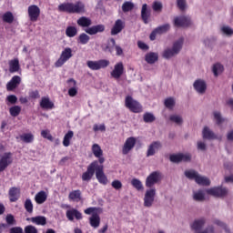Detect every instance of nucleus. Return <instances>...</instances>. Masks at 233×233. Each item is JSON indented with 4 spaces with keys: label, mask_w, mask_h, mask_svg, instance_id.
<instances>
[{
    "label": "nucleus",
    "mask_w": 233,
    "mask_h": 233,
    "mask_svg": "<svg viewBox=\"0 0 233 233\" xmlns=\"http://www.w3.org/2000/svg\"><path fill=\"white\" fill-rule=\"evenodd\" d=\"M213 116L214 121L217 123V125H221V123H223L224 119L221 116V113H219L218 111H214Z\"/></svg>",
    "instance_id": "bf43d9fd"
},
{
    "label": "nucleus",
    "mask_w": 233,
    "mask_h": 233,
    "mask_svg": "<svg viewBox=\"0 0 233 233\" xmlns=\"http://www.w3.org/2000/svg\"><path fill=\"white\" fill-rule=\"evenodd\" d=\"M9 113L11 114V116L13 117H17V116H19V114H21V106H14L10 107Z\"/></svg>",
    "instance_id": "864d4df0"
},
{
    "label": "nucleus",
    "mask_w": 233,
    "mask_h": 233,
    "mask_svg": "<svg viewBox=\"0 0 233 233\" xmlns=\"http://www.w3.org/2000/svg\"><path fill=\"white\" fill-rule=\"evenodd\" d=\"M58 12H66V14H85V12H86V8L83 2H67L58 5Z\"/></svg>",
    "instance_id": "f03ea898"
},
{
    "label": "nucleus",
    "mask_w": 233,
    "mask_h": 233,
    "mask_svg": "<svg viewBox=\"0 0 233 233\" xmlns=\"http://www.w3.org/2000/svg\"><path fill=\"white\" fill-rule=\"evenodd\" d=\"M193 88H195L198 94H200L201 96H203V94L207 92V82L203 79H197L193 83Z\"/></svg>",
    "instance_id": "dca6fc26"
},
{
    "label": "nucleus",
    "mask_w": 233,
    "mask_h": 233,
    "mask_svg": "<svg viewBox=\"0 0 233 233\" xmlns=\"http://www.w3.org/2000/svg\"><path fill=\"white\" fill-rule=\"evenodd\" d=\"M136 147V137H130L127 138L126 142L124 143L123 148H122V154L124 156H127Z\"/></svg>",
    "instance_id": "f3484780"
},
{
    "label": "nucleus",
    "mask_w": 233,
    "mask_h": 233,
    "mask_svg": "<svg viewBox=\"0 0 233 233\" xmlns=\"http://www.w3.org/2000/svg\"><path fill=\"white\" fill-rule=\"evenodd\" d=\"M14 158L11 152H5L0 156V172H5L10 165H12Z\"/></svg>",
    "instance_id": "6e6552de"
},
{
    "label": "nucleus",
    "mask_w": 233,
    "mask_h": 233,
    "mask_svg": "<svg viewBox=\"0 0 233 233\" xmlns=\"http://www.w3.org/2000/svg\"><path fill=\"white\" fill-rule=\"evenodd\" d=\"M89 225L93 228H99V226L101 225V217H99V214H93L89 218Z\"/></svg>",
    "instance_id": "cd10ccee"
},
{
    "label": "nucleus",
    "mask_w": 233,
    "mask_h": 233,
    "mask_svg": "<svg viewBox=\"0 0 233 233\" xmlns=\"http://www.w3.org/2000/svg\"><path fill=\"white\" fill-rule=\"evenodd\" d=\"M18 70H21V66L19 65V59L15 58L9 61V72L10 74H15Z\"/></svg>",
    "instance_id": "7c9ffc66"
},
{
    "label": "nucleus",
    "mask_w": 233,
    "mask_h": 233,
    "mask_svg": "<svg viewBox=\"0 0 233 233\" xmlns=\"http://www.w3.org/2000/svg\"><path fill=\"white\" fill-rule=\"evenodd\" d=\"M150 17V9H148V5L144 4L141 9V18L145 25H148V19Z\"/></svg>",
    "instance_id": "bb28decb"
},
{
    "label": "nucleus",
    "mask_w": 233,
    "mask_h": 233,
    "mask_svg": "<svg viewBox=\"0 0 233 233\" xmlns=\"http://www.w3.org/2000/svg\"><path fill=\"white\" fill-rule=\"evenodd\" d=\"M156 199V187H151L146 190L144 195V207L150 208L154 205Z\"/></svg>",
    "instance_id": "423d86ee"
},
{
    "label": "nucleus",
    "mask_w": 233,
    "mask_h": 233,
    "mask_svg": "<svg viewBox=\"0 0 233 233\" xmlns=\"http://www.w3.org/2000/svg\"><path fill=\"white\" fill-rule=\"evenodd\" d=\"M199 173H198L196 170L194 169H189V170H186L185 171V176L186 177H187V179H197Z\"/></svg>",
    "instance_id": "8fccbe9b"
},
{
    "label": "nucleus",
    "mask_w": 233,
    "mask_h": 233,
    "mask_svg": "<svg viewBox=\"0 0 233 233\" xmlns=\"http://www.w3.org/2000/svg\"><path fill=\"white\" fill-rule=\"evenodd\" d=\"M27 14L29 15L30 21L35 23V21L39 19V15H41V9H39V6L32 5L28 6Z\"/></svg>",
    "instance_id": "2eb2a0df"
},
{
    "label": "nucleus",
    "mask_w": 233,
    "mask_h": 233,
    "mask_svg": "<svg viewBox=\"0 0 233 233\" xmlns=\"http://www.w3.org/2000/svg\"><path fill=\"white\" fill-rule=\"evenodd\" d=\"M85 32H86V34H88L89 35H96V34L105 32V25H93L91 27H87L85 30Z\"/></svg>",
    "instance_id": "a878e982"
},
{
    "label": "nucleus",
    "mask_w": 233,
    "mask_h": 233,
    "mask_svg": "<svg viewBox=\"0 0 233 233\" xmlns=\"http://www.w3.org/2000/svg\"><path fill=\"white\" fill-rule=\"evenodd\" d=\"M78 26H82L83 28H88V26L92 25V19L86 16H82L76 21Z\"/></svg>",
    "instance_id": "473e14b6"
},
{
    "label": "nucleus",
    "mask_w": 233,
    "mask_h": 233,
    "mask_svg": "<svg viewBox=\"0 0 233 233\" xmlns=\"http://www.w3.org/2000/svg\"><path fill=\"white\" fill-rule=\"evenodd\" d=\"M69 86H72L71 88L68 89V95L70 96V97H76V96H77V82H76V80H74V78H70L68 80Z\"/></svg>",
    "instance_id": "2f4dec72"
},
{
    "label": "nucleus",
    "mask_w": 233,
    "mask_h": 233,
    "mask_svg": "<svg viewBox=\"0 0 233 233\" xmlns=\"http://www.w3.org/2000/svg\"><path fill=\"white\" fill-rule=\"evenodd\" d=\"M163 179V175L159 171H154L148 175L146 178V187L147 188H152L154 185L159 183Z\"/></svg>",
    "instance_id": "39448f33"
},
{
    "label": "nucleus",
    "mask_w": 233,
    "mask_h": 233,
    "mask_svg": "<svg viewBox=\"0 0 233 233\" xmlns=\"http://www.w3.org/2000/svg\"><path fill=\"white\" fill-rule=\"evenodd\" d=\"M86 65L90 70H101V68H106L110 65V61L105 59L98 61L88 60Z\"/></svg>",
    "instance_id": "9b49d317"
},
{
    "label": "nucleus",
    "mask_w": 233,
    "mask_h": 233,
    "mask_svg": "<svg viewBox=\"0 0 233 233\" xmlns=\"http://www.w3.org/2000/svg\"><path fill=\"white\" fill-rule=\"evenodd\" d=\"M95 172L98 183L101 185H106L108 183V178L106 177V175H105V171H103V165H99V162H96Z\"/></svg>",
    "instance_id": "f8f14e48"
},
{
    "label": "nucleus",
    "mask_w": 233,
    "mask_h": 233,
    "mask_svg": "<svg viewBox=\"0 0 233 233\" xmlns=\"http://www.w3.org/2000/svg\"><path fill=\"white\" fill-rule=\"evenodd\" d=\"M41 136H42V137H44L45 139H48L49 141H52V139H54V137L50 134V130H48V129L42 130Z\"/></svg>",
    "instance_id": "e2e57ef3"
},
{
    "label": "nucleus",
    "mask_w": 233,
    "mask_h": 233,
    "mask_svg": "<svg viewBox=\"0 0 233 233\" xmlns=\"http://www.w3.org/2000/svg\"><path fill=\"white\" fill-rule=\"evenodd\" d=\"M163 145L159 141H155L151 143L147 148V157H150V156H154L157 150L161 149Z\"/></svg>",
    "instance_id": "5701e85b"
},
{
    "label": "nucleus",
    "mask_w": 233,
    "mask_h": 233,
    "mask_svg": "<svg viewBox=\"0 0 233 233\" xmlns=\"http://www.w3.org/2000/svg\"><path fill=\"white\" fill-rule=\"evenodd\" d=\"M131 185L132 187H134V188H136L137 190H143V183L141 182V180L137 179V178H133L131 180Z\"/></svg>",
    "instance_id": "603ef678"
},
{
    "label": "nucleus",
    "mask_w": 233,
    "mask_h": 233,
    "mask_svg": "<svg viewBox=\"0 0 233 233\" xmlns=\"http://www.w3.org/2000/svg\"><path fill=\"white\" fill-rule=\"evenodd\" d=\"M183 45H185V39L183 37L174 41L171 47H167L163 52L164 59H172L176 56H179L181 50H183Z\"/></svg>",
    "instance_id": "7ed1b4c3"
},
{
    "label": "nucleus",
    "mask_w": 233,
    "mask_h": 233,
    "mask_svg": "<svg viewBox=\"0 0 233 233\" xmlns=\"http://www.w3.org/2000/svg\"><path fill=\"white\" fill-rule=\"evenodd\" d=\"M207 194L213 196V198H225L228 194V189L225 187H211L208 189H198L193 191L194 201H205L207 199Z\"/></svg>",
    "instance_id": "f257e3e1"
},
{
    "label": "nucleus",
    "mask_w": 233,
    "mask_h": 233,
    "mask_svg": "<svg viewBox=\"0 0 233 233\" xmlns=\"http://www.w3.org/2000/svg\"><path fill=\"white\" fill-rule=\"evenodd\" d=\"M159 59V55L157 53L149 52L145 56V61L148 65H154Z\"/></svg>",
    "instance_id": "c756f323"
},
{
    "label": "nucleus",
    "mask_w": 233,
    "mask_h": 233,
    "mask_svg": "<svg viewBox=\"0 0 233 233\" xmlns=\"http://www.w3.org/2000/svg\"><path fill=\"white\" fill-rule=\"evenodd\" d=\"M40 106L44 110H52L53 108H55L54 102H52V100H50V97L48 96H43L41 98Z\"/></svg>",
    "instance_id": "393cba45"
},
{
    "label": "nucleus",
    "mask_w": 233,
    "mask_h": 233,
    "mask_svg": "<svg viewBox=\"0 0 233 233\" xmlns=\"http://www.w3.org/2000/svg\"><path fill=\"white\" fill-rule=\"evenodd\" d=\"M88 41H90V36L86 33H82L79 35L77 43L80 45H88Z\"/></svg>",
    "instance_id": "c03bdc74"
},
{
    "label": "nucleus",
    "mask_w": 233,
    "mask_h": 233,
    "mask_svg": "<svg viewBox=\"0 0 233 233\" xmlns=\"http://www.w3.org/2000/svg\"><path fill=\"white\" fill-rule=\"evenodd\" d=\"M24 233H39V231L36 227L29 225L24 228Z\"/></svg>",
    "instance_id": "680f3d73"
},
{
    "label": "nucleus",
    "mask_w": 233,
    "mask_h": 233,
    "mask_svg": "<svg viewBox=\"0 0 233 233\" xmlns=\"http://www.w3.org/2000/svg\"><path fill=\"white\" fill-rule=\"evenodd\" d=\"M131 10H134V3L125 2L122 5V12L127 13V12H131Z\"/></svg>",
    "instance_id": "6e6d98bb"
},
{
    "label": "nucleus",
    "mask_w": 233,
    "mask_h": 233,
    "mask_svg": "<svg viewBox=\"0 0 233 233\" xmlns=\"http://www.w3.org/2000/svg\"><path fill=\"white\" fill-rule=\"evenodd\" d=\"M169 159L172 163H181V154L171 155Z\"/></svg>",
    "instance_id": "69168bd1"
},
{
    "label": "nucleus",
    "mask_w": 233,
    "mask_h": 233,
    "mask_svg": "<svg viewBox=\"0 0 233 233\" xmlns=\"http://www.w3.org/2000/svg\"><path fill=\"white\" fill-rule=\"evenodd\" d=\"M213 223H214V225H217L218 227H220L221 228H223L226 233H232L230 231V228H228L225 222H223L218 218H215L213 220Z\"/></svg>",
    "instance_id": "79ce46f5"
},
{
    "label": "nucleus",
    "mask_w": 233,
    "mask_h": 233,
    "mask_svg": "<svg viewBox=\"0 0 233 233\" xmlns=\"http://www.w3.org/2000/svg\"><path fill=\"white\" fill-rule=\"evenodd\" d=\"M203 139H216V134L208 127H205L202 130Z\"/></svg>",
    "instance_id": "f704fd0d"
},
{
    "label": "nucleus",
    "mask_w": 233,
    "mask_h": 233,
    "mask_svg": "<svg viewBox=\"0 0 233 233\" xmlns=\"http://www.w3.org/2000/svg\"><path fill=\"white\" fill-rule=\"evenodd\" d=\"M47 198H48V194H46V191H43V190L39 191L35 196V203H37V205H43V203H45V201H46Z\"/></svg>",
    "instance_id": "c85d7f7f"
},
{
    "label": "nucleus",
    "mask_w": 233,
    "mask_h": 233,
    "mask_svg": "<svg viewBox=\"0 0 233 233\" xmlns=\"http://www.w3.org/2000/svg\"><path fill=\"white\" fill-rule=\"evenodd\" d=\"M112 46L115 47L116 56H123V48L119 45H116V39L114 38H109L107 40V46L103 48L104 52H109L112 54L114 52V48H112Z\"/></svg>",
    "instance_id": "9d476101"
},
{
    "label": "nucleus",
    "mask_w": 233,
    "mask_h": 233,
    "mask_svg": "<svg viewBox=\"0 0 233 233\" xmlns=\"http://www.w3.org/2000/svg\"><path fill=\"white\" fill-rule=\"evenodd\" d=\"M21 85V76H14L11 80L6 84V88L8 92H12V90H15Z\"/></svg>",
    "instance_id": "aec40b11"
},
{
    "label": "nucleus",
    "mask_w": 233,
    "mask_h": 233,
    "mask_svg": "<svg viewBox=\"0 0 233 233\" xmlns=\"http://www.w3.org/2000/svg\"><path fill=\"white\" fill-rule=\"evenodd\" d=\"M220 31L224 35H227L228 37H230L231 35H233V29L228 25H223L220 28Z\"/></svg>",
    "instance_id": "3c124183"
},
{
    "label": "nucleus",
    "mask_w": 233,
    "mask_h": 233,
    "mask_svg": "<svg viewBox=\"0 0 233 233\" xmlns=\"http://www.w3.org/2000/svg\"><path fill=\"white\" fill-rule=\"evenodd\" d=\"M126 106L135 114H139V112H143V107L141 106V104L132 98V96L126 97Z\"/></svg>",
    "instance_id": "0eeeda50"
},
{
    "label": "nucleus",
    "mask_w": 233,
    "mask_h": 233,
    "mask_svg": "<svg viewBox=\"0 0 233 233\" xmlns=\"http://www.w3.org/2000/svg\"><path fill=\"white\" fill-rule=\"evenodd\" d=\"M72 137H74V131H68L63 139V145L64 147H70V141L72 140Z\"/></svg>",
    "instance_id": "37998d69"
},
{
    "label": "nucleus",
    "mask_w": 233,
    "mask_h": 233,
    "mask_svg": "<svg viewBox=\"0 0 233 233\" xmlns=\"http://www.w3.org/2000/svg\"><path fill=\"white\" fill-rule=\"evenodd\" d=\"M143 119L145 123H154V121H156V116L152 113H145Z\"/></svg>",
    "instance_id": "4d7b16f0"
},
{
    "label": "nucleus",
    "mask_w": 233,
    "mask_h": 233,
    "mask_svg": "<svg viewBox=\"0 0 233 233\" xmlns=\"http://www.w3.org/2000/svg\"><path fill=\"white\" fill-rule=\"evenodd\" d=\"M2 19L4 23L12 25V23H14V14H12V12H6L3 15Z\"/></svg>",
    "instance_id": "a18cd8bd"
},
{
    "label": "nucleus",
    "mask_w": 233,
    "mask_h": 233,
    "mask_svg": "<svg viewBox=\"0 0 233 233\" xmlns=\"http://www.w3.org/2000/svg\"><path fill=\"white\" fill-rule=\"evenodd\" d=\"M9 233H23V228L21 227H14L11 228Z\"/></svg>",
    "instance_id": "774afa93"
},
{
    "label": "nucleus",
    "mask_w": 233,
    "mask_h": 233,
    "mask_svg": "<svg viewBox=\"0 0 233 233\" xmlns=\"http://www.w3.org/2000/svg\"><path fill=\"white\" fill-rule=\"evenodd\" d=\"M195 181L196 183H198V185H202L203 187H208V185H210V179L199 174L197 176V178L195 179Z\"/></svg>",
    "instance_id": "4c0bfd02"
},
{
    "label": "nucleus",
    "mask_w": 233,
    "mask_h": 233,
    "mask_svg": "<svg viewBox=\"0 0 233 233\" xmlns=\"http://www.w3.org/2000/svg\"><path fill=\"white\" fill-rule=\"evenodd\" d=\"M170 30V24H164L160 26L155 28L150 34V40L156 41V35H162V34H167Z\"/></svg>",
    "instance_id": "4468645a"
},
{
    "label": "nucleus",
    "mask_w": 233,
    "mask_h": 233,
    "mask_svg": "<svg viewBox=\"0 0 233 233\" xmlns=\"http://www.w3.org/2000/svg\"><path fill=\"white\" fill-rule=\"evenodd\" d=\"M99 210H101L99 208L91 207L85 209L84 212L87 216H94V214H99Z\"/></svg>",
    "instance_id": "13d9d810"
},
{
    "label": "nucleus",
    "mask_w": 233,
    "mask_h": 233,
    "mask_svg": "<svg viewBox=\"0 0 233 233\" xmlns=\"http://www.w3.org/2000/svg\"><path fill=\"white\" fill-rule=\"evenodd\" d=\"M174 26H177V28L181 26H188L191 23L190 17L188 16H177L173 20Z\"/></svg>",
    "instance_id": "a211bd4d"
},
{
    "label": "nucleus",
    "mask_w": 233,
    "mask_h": 233,
    "mask_svg": "<svg viewBox=\"0 0 233 233\" xmlns=\"http://www.w3.org/2000/svg\"><path fill=\"white\" fill-rule=\"evenodd\" d=\"M69 199L72 201H81V191L75 190L69 193Z\"/></svg>",
    "instance_id": "de8ad7c7"
},
{
    "label": "nucleus",
    "mask_w": 233,
    "mask_h": 233,
    "mask_svg": "<svg viewBox=\"0 0 233 233\" xmlns=\"http://www.w3.org/2000/svg\"><path fill=\"white\" fill-rule=\"evenodd\" d=\"M24 207L26 212H29V214H32L34 212V204L32 203V200L30 198H27L25 200Z\"/></svg>",
    "instance_id": "5fc2aeb1"
},
{
    "label": "nucleus",
    "mask_w": 233,
    "mask_h": 233,
    "mask_svg": "<svg viewBox=\"0 0 233 233\" xmlns=\"http://www.w3.org/2000/svg\"><path fill=\"white\" fill-rule=\"evenodd\" d=\"M19 138L23 141V143L30 144L34 143V134L32 133H24L20 135Z\"/></svg>",
    "instance_id": "e433bc0d"
},
{
    "label": "nucleus",
    "mask_w": 233,
    "mask_h": 233,
    "mask_svg": "<svg viewBox=\"0 0 233 233\" xmlns=\"http://www.w3.org/2000/svg\"><path fill=\"white\" fill-rule=\"evenodd\" d=\"M217 41H218V37L208 36L204 38L203 44L205 45V46H208V48H214V46H216Z\"/></svg>",
    "instance_id": "72a5a7b5"
},
{
    "label": "nucleus",
    "mask_w": 233,
    "mask_h": 233,
    "mask_svg": "<svg viewBox=\"0 0 233 233\" xmlns=\"http://www.w3.org/2000/svg\"><path fill=\"white\" fill-rule=\"evenodd\" d=\"M74 56V54L72 53V48L70 47H66L64 50L61 52L59 58L56 60L55 63L56 68H61L66 61H69L72 59Z\"/></svg>",
    "instance_id": "20e7f679"
},
{
    "label": "nucleus",
    "mask_w": 233,
    "mask_h": 233,
    "mask_svg": "<svg viewBox=\"0 0 233 233\" xmlns=\"http://www.w3.org/2000/svg\"><path fill=\"white\" fill-rule=\"evenodd\" d=\"M123 28H125V21L117 19L111 29V35H117V34H121V32H123Z\"/></svg>",
    "instance_id": "412c9836"
},
{
    "label": "nucleus",
    "mask_w": 233,
    "mask_h": 233,
    "mask_svg": "<svg viewBox=\"0 0 233 233\" xmlns=\"http://www.w3.org/2000/svg\"><path fill=\"white\" fill-rule=\"evenodd\" d=\"M66 216L69 221H74V218L78 220L83 219V214L76 208L67 209L66 212Z\"/></svg>",
    "instance_id": "6ab92c4d"
},
{
    "label": "nucleus",
    "mask_w": 233,
    "mask_h": 233,
    "mask_svg": "<svg viewBox=\"0 0 233 233\" xmlns=\"http://www.w3.org/2000/svg\"><path fill=\"white\" fill-rule=\"evenodd\" d=\"M197 148L198 150H200L201 152H205V150H207V143H205L204 141H198L197 142Z\"/></svg>",
    "instance_id": "0e129e2a"
},
{
    "label": "nucleus",
    "mask_w": 233,
    "mask_h": 233,
    "mask_svg": "<svg viewBox=\"0 0 233 233\" xmlns=\"http://www.w3.org/2000/svg\"><path fill=\"white\" fill-rule=\"evenodd\" d=\"M177 5L179 10H187V0H177Z\"/></svg>",
    "instance_id": "338daca9"
},
{
    "label": "nucleus",
    "mask_w": 233,
    "mask_h": 233,
    "mask_svg": "<svg viewBox=\"0 0 233 233\" xmlns=\"http://www.w3.org/2000/svg\"><path fill=\"white\" fill-rule=\"evenodd\" d=\"M123 74H125V65L123 62H117L110 72V76L113 79H120Z\"/></svg>",
    "instance_id": "ddd939ff"
},
{
    "label": "nucleus",
    "mask_w": 233,
    "mask_h": 233,
    "mask_svg": "<svg viewBox=\"0 0 233 233\" xmlns=\"http://www.w3.org/2000/svg\"><path fill=\"white\" fill-rule=\"evenodd\" d=\"M223 70H225V67L220 63H216L212 66V72L215 77L221 76V74H223Z\"/></svg>",
    "instance_id": "c9c22d12"
},
{
    "label": "nucleus",
    "mask_w": 233,
    "mask_h": 233,
    "mask_svg": "<svg viewBox=\"0 0 233 233\" xmlns=\"http://www.w3.org/2000/svg\"><path fill=\"white\" fill-rule=\"evenodd\" d=\"M66 35H67V37H76V35H77V28H76V26H68L66 29Z\"/></svg>",
    "instance_id": "09e8293b"
},
{
    "label": "nucleus",
    "mask_w": 233,
    "mask_h": 233,
    "mask_svg": "<svg viewBox=\"0 0 233 233\" xmlns=\"http://www.w3.org/2000/svg\"><path fill=\"white\" fill-rule=\"evenodd\" d=\"M8 194L11 203H15V201L21 198V189L19 187H13L9 189Z\"/></svg>",
    "instance_id": "4be33fe9"
},
{
    "label": "nucleus",
    "mask_w": 233,
    "mask_h": 233,
    "mask_svg": "<svg viewBox=\"0 0 233 233\" xmlns=\"http://www.w3.org/2000/svg\"><path fill=\"white\" fill-rule=\"evenodd\" d=\"M205 223H207V220L205 218H198L193 221L190 225L191 230L195 232H199L203 227H205Z\"/></svg>",
    "instance_id": "b1692460"
},
{
    "label": "nucleus",
    "mask_w": 233,
    "mask_h": 233,
    "mask_svg": "<svg viewBox=\"0 0 233 233\" xmlns=\"http://www.w3.org/2000/svg\"><path fill=\"white\" fill-rule=\"evenodd\" d=\"M97 167V161H93L88 167L86 172L82 174V181L88 183L94 177L96 174V168Z\"/></svg>",
    "instance_id": "1a4fd4ad"
},
{
    "label": "nucleus",
    "mask_w": 233,
    "mask_h": 233,
    "mask_svg": "<svg viewBox=\"0 0 233 233\" xmlns=\"http://www.w3.org/2000/svg\"><path fill=\"white\" fill-rule=\"evenodd\" d=\"M31 221L32 223H35V225H46V218L41 216L31 218Z\"/></svg>",
    "instance_id": "a19ab883"
},
{
    "label": "nucleus",
    "mask_w": 233,
    "mask_h": 233,
    "mask_svg": "<svg viewBox=\"0 0 233 233\" xmlns=\"http://www.w3.org/2000/svg\"><path fill=\"white\" fill-rule=\"evenodd\" d=\"M154 12H161L163 10V4L159 1H155L152 5Z\"/></svg>",
    "instance_id": "052dcab7"
},
{
    "label": "nucleus",
    "mask_w": 233,
    "mask_h": 233,
    "mask_svg": "<svg viewBox=\"0 0 233 233\" xmlns=\"http://www.w3.org/2000/svg\"><path fill=\"white\" fill-rule=\"evenodd\" d=\"M164 105L166 108L172 110V108L176 106V99H174V97H167L165 99Z\"/></svg>",
    "instance_id": "49530a36"
},
{
    "label": "nucleus",
    "mask_w": 233,
    "mask_h": 233,
    "mask_svg": "<svg viewBox=\"0 0 233 233\" xmlns=\"http://www.w3.org/2000/svg\"><path fill=\"white\" fill-rule=\"evenodd\" d=\"M91 150L95 157H101L103 156V149H101V147L98 144H94Z\"/></svg>",
    "instance_id": "ea45409f"
},
{
    "label": "nucleus",
    "mask_w": 233,
    "mask_h": 233,
    "mask_svg": "<svg viewBox=\"0 0 233 233\" xmlns=\"http://www.w3.org/2000/svg\"><path fill=\"white\" fill-rule=\"evenodd\" d=\"M169 121H171V123H175V125L181 126L183 125V116L178 114H172L169 116Z\"/></svg>",
    "instance_id": "58836bf2"
}]
</instances>
